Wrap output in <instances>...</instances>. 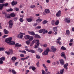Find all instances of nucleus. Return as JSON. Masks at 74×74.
<instances>
[{
	"label": "nucleus",
	"mask_w": 74,
	"mask_h": 74,
	"mask_svg": "<svg viewBox=\"0 0 74 74\" xmlns=\"http://www.w3.org/2000/svg\"><path fill=\"white\" fill-rule=\"evenodd\" d=\"M39 32L40 33H42V32H43V34H46L48 33V30H45V29H43L39 30Z\"/></svg>",
	"instance_id": "obj_1"
},
{
	"label": "nucleus",
	"mask_w": 74,
	"mask_h": 74,
	"mask_svg": "<svg viewBox=\"0 0 74 74\" xmlns=\"http://www.w3.org/2000/svg\"><path fill=\"white\" fill-rule=\"evenodd\" d=\"M50 50L49 48H48L46 49V50H45L44 52H43L42 53L43 55H47L48 54V53L49 52Z\"/></svg>",
	"instance_id": "obj_2"
},
{
	"label": "nucleus",
	"mask_w": 74,
	"mask_h": 74,
	"mask_svg": "<svg viewBox=\"0 0 74 74\" xmlns=\"http://www.w3.org/2000/svg\"><path fill=\"white\" fill-rule=\"evenodd\" d=\"M5 53L7 54L8 55H12L13 54V51L12 49H9V51H5Z\"/></svg>",
	"instance_id": "obj_3"
},
{
	"label": "nucleus",
	"mask_w": 74,
	"mask_h": 74,
	"mask_svg": "<svg viewBox=\"0 0 74 74\" xmlns=\"http://www.w3.org/2000/svg\"><path fill=\"white\" fill-rule=\"evenodd\" d=\"M9 27L10 29H12V26L14 25V24H13V23L12 22V20H10L9 22Z\"/></svg>",
	"instance_id": "obj_4"
},
{
	"label": "nucleus",
	"mask_w": 74,
	"mask_h": 74,
	"mask_svg": "<svg viewBox=\"0 0 74 74\" xmlns=\"http://www.w3.org/2000/svg\"><path fill=\"white\" fill-rule=\"evenodd\" d=\"M12 38V37H11L7 38L5 40V42H6V43H10V42L11 41Z\"/></svg>",
	"instance_id": "obj_5"
},
{
	"label": "nucleus",
	"mask_w": 74,
	"mask_h": 74,
	"mask_svg": "<svg viewBox=\"0 0 74 74\" xmlns=\"http://www.w3.org/2000/svg\"><path fill=\"white\" fill-rule=\"evenodd\" d=\"M61 40V38L60 37H59L58 38V39L56 41V42L57 44H59V45H62V42H60V40Z\"/></svg>",
	"instance_id": "obj_6"
},
{
	"label": "nucleus",
	"mask_w": 74,
	"mask_h": 74,
	"mask_svg": "<svg viewBox=\"0 0 74 74\" xmlns=\"http://www.w3.org/2000/svg\"><path fill=\"white\" fill-rule=\"evenodd\" d=\"M36 41L37 42H36V44L35 45V47L34 48L36 49V48H37L38 47V46H39V45H40V43L39 42V40H36Z\"/></svg>",
	"instance_id": "obj_7"
},
{
	"label": "nucleus",
	"mask_w": 74,
	"mask_h": 74,
	"mask_svg": "<svg viewBox=\"0 0 74 74\" xmlns=\"http://www.w3.org/2000/svg\"><path fill=\"white\" fill-rule=\"evenodd\" d=\"M25 50H26V51H28V52H31V53H36V51L33 50L28 49H25Z\"/></svg>",
	"instance_id": "obj_8"
},
{
	"label": "nucleus",
	"mask_w": 74,
	"mask_h": 74,
	"mask_svg": "<svg viewBox=\"0 0 74 74\" xmlns=\"http://www.w3.org/2000/svg\"><path fill=\"white\" fill-rule=\"evenodd\" d=\"M61 12V11L59 10L56 14V16H57V17H59V16H60Z\"/></svg>",
	"instance_id": "obj_9"
},
{
	"label": "nucleus",
	"mask_w": 74,
	"mask_h": 74,
	"mask_svg": "<svg viewBox=\"0 0 74 74\" xmlns=\"http://www.w3.org/2000/svg\"><path fill=\"white\" fill-rule=\"evenodd\" d=\"M60 62L61 65H64V61L62 59L60 60Z\"/></svg>",
	"instance_id": "obj_10"
},
{
	"label": "nucleus",
	"mask_w": 74,
	"mask_h": 74,
	"mask_svg": "<svg viewBox=\"0 0 74 74\" xmlns=\"http://www.w3.org/2000/svg\"><path fill=\"white\" fill-rule=\"evenodd\" d=\"M51 50L53 51V52H56V51L57 49L54 46H52L51 47Z\"/></svg>",
	"instance_id": "obj_11"
},
{
	"label": "nucleus",
	"mask_w": 74,
	"mask_h": 74,
	"mask_svg": "<svg viewBox=\"0 0 74 74\" xmlns=\"http://www.w3.org/2000/svg\"><path fill=\"white\" fill-rule=\"evenodd\" d=\"M18 3L17 1H13L11 3V4L12 5H16Z\"/></svg>",
	"instance_id": "obj_12"
},
{
	"label": "nucleus",
	"mask_w": 74,
	"mask_h": 74,
	"mask_svg": "<svg viewBox=\"0 0 74 74\" xmlns=\"http://www.w3.org/2000/svg\"><path fill=\"white\" fill-rule=\"evenodd\" d=\"M15 46L16 47H22V45H20L19 44L17 43L15 45Z\"/></svg>",
	"instance_id": "obj_13"
},
{
	"label": "nucleus",
	"mask_w": 74,
	"mask_h": 74,
	"mask_svg": "<svg viewBox=\"0 0 74 74\" xmlns=\"http://www.w3.org/2000/svg\"><path fill=\"white\" fill-rule=\"evenodd\" d=\"M31 69L33 71H35V70L36 69V67L33 66H31L29 67V69Z\"/></svg>",
	"instance_id": "obj_14"
},
{
	"label": "nucleus",
	"mask_w": 74,
	"mask_h": 74,
	"mask_svg": "<svg viewBox=\"0 0 74 74\" xmlns=\"http://www.w3.org/2000/svg\"><path fill=\"white\" fill-rule=\"evenodd\" d=\"M38 51L39 53H41V52L43 51V50L42 49H41V48L38 47Z\"/></svg>",
	"instance_id": "obj_15"
},
{
	"label": "nucleus",
	"mask_w": 74,
	"mask_h": 74,
	"mask_svg": "<svg viewBox=\"0 0 74 74\" xmlns=\"http://www.w3.org/2000/svg\"><path fill=\"white\" fill-rule=\"evenodd\" d=\"M15 43L13 41H11V42L9 43V45H15Z\"/></svg>",
	"instance_id": "obj_16"
},
{
	"label": "nucleus",
	"mask_w": 74,
	"mask_h": 74,
	"mask_svg": "<svg viewBox=\"0 0 74 74\" xmlns=\"http://www.w3.org/2000/svg\"><path fill=\"white\" fill-rule=\"evenodd\" d=\"M28 33L29 34H31V35H32V36H35V33H34V32H29Z\"/></svg>",
	"instance_id": "obj_17"
},
{
	"label": "nucleus",
	"mask_w": 74,
	"mask_h": 74,
	"mask_svg": "<svg viewBox=\"0 0 74 74\" xmlns=\"http://www.w3.org/2000/svg\"><path fill=\"white\" fill-rule=\"evenodd\" d=\"M11 59L12 60L13 63H14L15 60H16V58L15 57H13Z\"/></svg>",
	"instance_id": "obj_18"
},
{
	"label": "nucleus",
	"mask_w": 74,
	"mask_h": 74,
	"mask_svg": "<svg viewBox=\"0 0 74 74\" xmlns=\"http://www.w3.org/2000/svg\"><path fill=\"white\" fill-rule=\"evenodd\" d=\"M61 56L62 57H64V59H66V57L65 56V54H64V52H63L61 53Z\"/></svg>",
	"instance_id": "obj_19"
},
{
	"label": "nucleus",
	"mask_w": 74,
	"mask_h": 74,
	"mask_svg": "<svg viewBox=\"0 0 74 74\" xmlns=\"http://www.w3.org/2000/svg\"><path fill=\"white\" fill-rule=\"evenodd\" d=\"M35 37L36 38H41V37L40 36L37 34H35Z\"/></svg>",
	"instance_id": "obj_20"
},
{
	"label": "nucleus",
	"mask_w": 74,
	"mask_h": 74,
	"mask_svg": "<svg viewBox=\"0 0 74 74\" xmlns=\"http://www.w3.org/2000/svg\"><path fill=\"white\" fill-rule=\"evenodd\" d=\"M5 17H6V18L7 19H10V18H11L10 15L8 14H7L5 15Z\"/></svg>",
	"instance_id": "obj_21"
},
{
	"label": "nucleus",
	"mask_w": 74,
	"mask_h": 74,
	"mask_svg": "<svg viewBox=\"0 0 74 74\" xmlns=\"http://www.w3.org/2000/svg\"><path fill=\"white\" fill-rule=\"evenodd\" d=\"M25 38L26 40H29L30 38V36L29 35H26L25 36Z\"/></svg>",
	"instance_id": "obj_22"
},
{
	"label": "nucleus",
	"mask_w": 74,
	"mask_h": 74,
	"mask_svg": "<svg viewBox=\"0 0 74 74\" xmlns=\"http://www.w3.org/2000/svg\"><path fill=\"white\" fill-rule=\"evenodd\" d=\"M45 13H46V14H49V13L50 12L49 9H46L45 10Z\"/></svg>",
	"instance_id": "obj_23"
},
{
	"label": "nucleus",
	"mask_w": 74,
	"mask_h": 74,
	"mask_svg": "<svg viewBox=\"0 0 74 74\" xmlns=\"http://www.w3.org/2000/svg\"><path fill=\"white\" fill-rule=\"evenodd\" d=\"M66 34L68 36L70 35V31L69 30H67L66 31Z\"/></svg>",
	"instance_id": "obj_24"
},
{
	"label": "nucleus",
	"mask_w": 74,
	"mask_h": 74,
	"mask_svg": "<svg viewBox=\"0 0 74 74\" xmlns=\"http://www.w3.org/2000/svg\"><path fill=\"white\" fill-rule=\"evenodd\" d=\"M65 21L66 22L69 23L70 21V18H66Z\"/></svg>",
	"instance_id": "obj_25"
},
{
	"label": "nucleus",
	"mask_w": 74,
	"mask_h": 74,
	"mask_svg": "<svg viewBox=\"0 0 74 74\" xmlns=\"http://www.w3.org/2000/svg\"><path fill=\"white\" fill-rule=\"evenodd\" d=\"M53 30L54 32H57V31H58V28L56 27H53Z\"/></svg>",
	"instance_id": "obj_26"
},
{
	"label": "nucleus",
	"mask_w": 74,
	"mask_h": 74,
	"mask_svg": "<svg viewBox=\"0 0 74 74\" xmlns=\"http://www.w3.org/2000/svg\"><path fill=\"white\" fill-rule=\"evenodd\" d=\"M4 30L5 34H7L9 33V32L6 29H4Z\"/></svg>",
	"instance_id": "obj_27"
},
{
	"label": "nucleus",
	"mask_w": 74,
	"mask_h": 74,
	"mask_svg": "<svg viewBox=\"0 0 74 74\" xmlns=\"http://www.w3.org/2000/svg\"><path fill=\"white\" fill-rule=\"evenodd\" d=\"M4 7V5L3 3L0 4V10H2Z\"/></svg>",
	"instance_id": "obj_28"
},
{
	"label": "nucleus",
	"mask_w": 74,
	"mask_h": 74,
	"mask_svg": "<svg viewBox=\"0 0 74 74\" xmlns=\"http://www.w3.org/2000/svg\"><path fill=\"white\" fill-rule=\"evenodd\" d=\"M27 20L28 22H32V19L31 18H27Z\"/></svg>",
	"instance_id": "obj_29"
},
{
	"label": "nucleus",
	"mask_w": 74,
	"mask_h": 74,
	"mask_svg": "<svg viewBox=\"0 0 74 74\" xmlns=\"http://www.w3.org/2000/svg\"><path fill=\"white\" fill-rule=\"evenodd\" d=\"M36 22H37L38 23H40V22H41V21H42V19L40 18H39L38 19H37L36 20Z\"/></svg>",
	"instance_id": "obj_30"
},
{
	"label": "nucleus",
	"mask_w": 74,
	"mask_h": 74,
	"mask_svg": "<svg viewBox=\"0 0 74 74\" xmlns=\"http://www.w3.org/2000/svg\"><path fill=\"white\" fill-rule=\"evenodd\" d=\"M10 16L11 17H14L15 16V15L14 13H12L10 14Z\"/></svg>",
	"instance_id": "obj_31"
},
{
	"label": "nucleus",
	"mask_w": 74,
	"mask_h": 74,
	"mask_svg": "<svg viewBox=\"0 0 74 74\" xmlns=\"http://www.w3.org/2000/svg\"><path fill=\"white\" fill-rule=\"evenodd\" d=\"M59 23V21L58 20H57L56 21L55 23V25L57 26V25H58Z\"/></svg>",
	"instance_id": "obj_32"
},
{
	"label": "nucleus",
	"mask_w": 74,
	"mask_h": 74,
	"mask_svg": "<svg viewBox=\"0 0 74 74\" xmlns=\"http://www.w3.org/2000/svg\"><path fill=\"white\" fill-rule=\"evenodd\" d=\"M18 52H21V53H25V54L26 53V51L25 50H24V51L19 50Z\"/></svg>",
	"instance_id": "obj_33"
},
{
	"label": "nucleus",
	"mask_w": 74,
	"mask_h": 74,
	"mask_svg": "<svg viewBox=\"0 0 74 74\" xmlns=\"http://www.w3.org/2000/svg\"><path fill=\"white\" fill-rule=\"evenodd\" d=\"M42 23L43 25H44V24H47V23H48V21L47 20H44L42 21Z\"/></svg>",
	"instance_id": "obj_34"
},
{
	"label": "nucleus",
	"mask_w": 74,
	"mask_h": 74,
	"mask_svg": "<svg viewBox=\"0 0 74 74\" xmlns=\"http://www.w3.org/2000/svg\"><path fill=\"white\" fill-rule=\"evenodd\" d=\"M61 49H62V50H63L64 51H65V50H66V47H65L63 46H62L61 48Z\"/></svg>",
	"instance_id": "obj_35"
},
{
	"label": "nucleus",
	"mask_w": 74,
	"mask_h": 74,
	"mask_svg": "<svg viewBox=\"0 0 74 74\" xmlns=\"http://www.w3.org/2000/svg\"><path fill=\"white\" fill-rule=\"evenodd\" d=\"M5 57H2L1 58H0V60H2V61H4V60H5Z\"/></svg>",
	"instance_id": "obj_36"
},
{
	"label": "nucleus",
	"mask_w": 74,
	"mask_h": 74,
	"mask_svg": "<svg viewBox=\"0 0 74 74\" xmlns=\"http://www.w3.org/2000/svg\"><path fill=\"white\" fill-rule=\"evenodd\" d=\"M63 73H64V69H62V70L60 71V74H63Z\"/></svg>",
	"instance_id": "obj_37"
},
{
	"label": "nucleus",
	"mask_w": 74,
	"mask_h": 74,
	"mask_svg": "<svg viewBox=\"0 0 74 74\" xmlns=\"http://www.w3.org/2000/svg\"><path fill=\"white\" fill-rule=\"evenodd\" d=\"M12 73L13 74H16V72L15 71V70H14V69H12Z\"/></svg>",
	"instance_id": "obj_38"
},
{
	"label": "nucleus",
	"mask_w": 74,
	"mask_h": 74,
	"mask_svg": "<svg viewBox=\"0 0 74 74\" xmlns=\"http://www.w3.org/2000/svg\"><path fill=\"white\" fill-rule=\"evenodd\" d=\"M68 65H69V64L68 63H66L64 64V68H66L68 66Z\"/></svg>",
	"instance_id": "obj_39"
},
{
	"label": "nucleus",
	"mask_w": 74,
	"mask_h": 74,
	"mask_svg": "<svg viewBox=\"0 0 74 74\" xmlns=\"http://www.w3.org/2000/svg\"><path fill=\"white\" fill-rule=\"evenodd\" d=\"M13 11V9H12L10 8L8 9V10H7V11L8 12H10V11Z\"/></svg>",
	"instance_id": "obj_40"
},
{
	"label": "nucleus",
	"mask_w": 74,
	"mask_h": 74,
	"mask_svg": "<svg viewBox=\"0 0 74 74\" xmlns=\"http://www.w3.org/2000/svg\"><path fill=\"white\" fill-rule=\"evenodd\" d=\"M52 25H55V21L54 20H53L51 22Z\"/></svg>",
	"instance_id": "obj_41"
},
{
	"label": "nucleus",
	"mask_w": 74,
	"mask_h": 74,
	"mask_svg": "<svg viewBox=\"0 0 74 74\" xmlns=\"http://www.w3.org/2000/svg\"><path fill=\"white\" fill-rule=\"evenodd\" d=\"M23 17H22L20 19L19 21L21 22H23L24 20H23Z\"/></svg>",
	"instance_id": "obj_42"
},
{
	"label": "nucleus",
	"mask_w": 74,
	"mask_h": 74,
	"mask_svg": "<svg viewBox=\"0 0 74 74\" xmlns=\"http://www.w3.org/2000/svg\"><path fill=\"white\" fill-rule=\"evenodd\" d=\"M14 10L16 11H18L19 9L18 8L16 7L14 8Z\"/></svg>",
	"instance_id": "obj_43"
},
{
	"label": "nucleus",
	"mask_w": 74,
	"mask_h": 74,
	"mask_svg": "<svg viewBox=\"0 0 74 74\" xmlns=\"http://www.w3.org/2000/svg\"><path fill=\"white\" fill-rule=\"evenodd\" d=\"M29 39V41H32L33 40V38H34L33 36H32Z\"/></svg>",
	"instance_id": "obj_44"
},
{
	"label": "nucleus",
	"mask_w": 74,
	"mask_h": 74,
	"mask_svg": "<svg viewBox=\"0 0 74 74\" xmlns=\"http://www.w3.org/2000/svg\"><path fill=\"white\" fill-rule=\"evenodd\" d=\"M41 27L40 26H37L36 27V29H41Z\"/></svg>",
	"instance_id": "obj_45"
},
{
	"label": "nucleus",
	"mask_w": 74,
	"mask_h": 74,
	"mask_svg": "<svg viewBox=\"0 0 74 74\" xmlns=\"http://www.w3.org/2000/svg\"><path fill=\"white\" fill-rule=\"evenodd\" d=\"M36 65L37 67H40V64H39V61H38V62L36 63Z\"/></svg>",
	"instance_id": "obj_46"
},
{
	"label": "nucleus",
	"mask_w": 74,
	"mask_h": 74,
	"mask_svg": "<svg viewBox=\"0 0 74 74\" xmlns=\"http://www.w3.org/2000/svg\"><path fill=\"white\" fill-rule=\"evenodd\" d=\"M36 58L37 59H40V56L38 55H36Z\"/></svg>",
	"instance_id": "obj_47"
},
{
	"label": "nucleus",
	"mask_w": 74,
	"mask_h": 74,
	"mask_svg": "<svg viewBox=\"0 0 74 74\" xmlns=\"http://www.w3.org/2000/svg\"><path fill=\"white\" fill-rule=\"evenodd\" d=\"M3 4V6H4L5 7H6V6H7L8 5V3H6L5 4Z\"/></svg>",
	"instance_id": "obj_48"
},
{
	"label": "nucleus",
	"mask_w": 74,
	"mask_h": 74,
	"mask_svg": "<svg viewBox=\"0 0 74 74\" xmlns=\"http://www.w3.org/2000/svg\"><path fill=\"white\" fill-rule=\"evenodd\" d=\"M26 43L27 45H29V44H30V41L29 40H27L26 42Z\"/></svg>",
	"instance_id": "obj_49"
},
{
	"label": "nucleus",
	"mask_w": 74,
	"mask_h": 74,
	"mask_svg": "<svg viewBox=\"0 0 74 74\" xmlns=\"http://www.w3.org/2000/svg\"><path fill=\"white\" fill-rule=\"evenodd\" d=\"M42 74H46L45 73V71H44V70H42Z\"/></svg>",
	"instance_id": "obj_50"
},
{
	"label": "nucleus",
	"mask_w": 74,
	"mask_h": 74,
	"mask_svg": "<svg viewBox=\"0 0 74 74\" xmlns=\"http://www.w3.org/2000/svg\"><path fill=\"white\" fill-rule=\"evenodd\" d=\"M5 0H0V3H3Z\"/></svg>",
	"instance_id": "obj_51"
},
{
	"label": "nucleus",
	"mask_w": 74,
	"mask_h": 74,
	"mask_svg": "<svg viewBox=\"0 0 74 74\" xmlns=\"http://www.w3.org/2000/svg\"><path fill=\"white\" fill-rule=\"evenodd\" d=\"M36 7L35 5H32L31 6V8H34Z\"/></svg>",
	"instance_id": "obj_52"
},
{
	"label": "nucleus",
	"mask_w": 74,
	"mask_h": 74,
	"mask_svg": "<svg viewBox=\"0 0 74 74\" xmlns=\"http://www.w3.org/2000/svg\"><path fill=\"white\" fill-rule=\"evenodd\" d=\"M20 56L21 58H23L24 57V55L23 54H20Z\"/></svg>",
	"instance_id": "obj_53"
},
{
	"label": "nucleus",
	"mask_w": 74,
	"mask_h": 74,
	"mask_svg": "<svg viewBox=\"0 0 74 74\" xmlns=\"http://www.w3.org/2000/svg\"><path fill=\"white\" fill-rule=\"evenodd\" d=\"M43 47H47V44H44L43 45Z\"/></svg>",
	"instance_id": "obj_54"
},
{
	"label": "nucleus",
	"mask_w": 74,
	"mask_h": 74,
	"mask_svg": "<svg viewBox=\"0 0 74 74\" xmlns=\"http://www.w3.org/2000/svg\"><path fill=\"white\" fill-rule=\"evenodd\" d=\"M3 64V61L1 60H0V64Z\"/></svg>",
	"instance_id": "obj_55"
},
{
	"label": "nucleus",
	"mask_w": 74,
	"mask_h": 74,
	"mask_svg": "<svg viewBox=\"0 0 74 74\" xmlns=\"http://www.w3.org/2000/svg\"><path fill=\"white\" fill-rule=\"evenodd\" d=\"M35 42H36V40H34L32 41V44H34V43H35Z\"/></svg>",
	"instance_id": "obj_56"
},
{
	"label": "nucleus",
	"mask_w": 74,
	"mask_h": 74,
	"mask_svg": "<svg viewBox=\"0 0 74 74\" xmlns=\"http://www.w3.org/2000/svg\"><path fill=\"white\" fill-rule=\"evenodd\" d=\"M23 35H21L20 36V38H21V39H22V38H23Z\"/></svg>",
	"instance_id": "obj_57"
},
{
	"label": "nucleus",
	"mask_w": 74,
	"mask_h": 74,
	"mask_svg": "<svg viewBox=\"0 0 74 74\" xmlns=\"http://www.w3.org/2000/svg\"><path fill=\"white\" fill-rule=\"evenodd\" d=\"M18 62H16L15 63H14V64L16 66H17V65H18Z\"/></svg>",
	"instance_id": "obj_58"
},
{
	"label": "nucleus",
	"mask_w": 74,
	"mask_h": 74,
	"mask_svg": "<svg viewBox=\"0 0 74 74\" xmlns=\"http://www.w3.org/2000/svg\"><path fill=\"white\" fill-rule=\"evenodd\" d=\"M8 36V35H4V36H3V38H5V37H7Z\"/></svg>",
	"instance_id": "obj_59"
},
{
	"label": "nucleus",
	"mask_w": 74,
	"mask_h": 74,
	"mask_svg": "<svg viewBox=\"0 0 74 74\" xmlns=\"http://www.w3.org/2000/svg\"><path fill=\"white\" fill-rule=\"evenodd\" d=\"M17 19H18V18L17 17H15L14 18V21H17Z\"/></svg>",
	"instance_id": "obj_60"
},
{
	"label": "nucleus",
	"mask_w": 74,
	"mask_h": 74,
	"mask_svg": "<svg viewBox=\"0 0 74 74\" xmlns=\"http://www.w3.org/2000/svg\"><path fill=\"white\" fill-rule=\"evenodd\" d=\"M45 71H46V72H47V71H48V69H47V68L46 67L45 68Z\"/></svg>",
	"instance_id": "obj_61"
},
{
	"label": "nucleus",
	"mask_w": 74,
	"mask_h": 74,
	"mask_svg": "<svg viewBox=\"0 0 74 74\" xmlns=\"http://www.w3.org/2000/svg\"><path fill=\"white\" fill-rule=\"evenodd\" d=\"M47 62L48 63H51V61L50 60H48L47 61Z\"/></svg>",
	"instance_id": "obj_62"
},
{
	"label": "nucleus",
	"mask_w": 74,
	"mask_h": 74,
	"mask_svg": "<svg viewBox=\"0 0 74 74\" xmlns=\"http://www.w3.org/2000/svg\"><path fill=\"white\" fill-rule=\"evenodd\" d=\"M4 51V49L3 48H0V51Z\"/></svg>",
	"instance_id": "obj_63"
},
{
	"label": "nucleus",
	"mask_w": 74,
	"mask_h": 74,
	"mask_svg": "<svg viewBox=\"0 0 74 74\" xmlns=\"http://www.w3.org/2000/svg\"><path fill=\"white\" fill-rule=\"evenodd\" d=\"M52 32L51 31H49V32H48V34H51L52 33Z\"/></svg>",
	"instance_id": "obj_64"
}]
</instances>
